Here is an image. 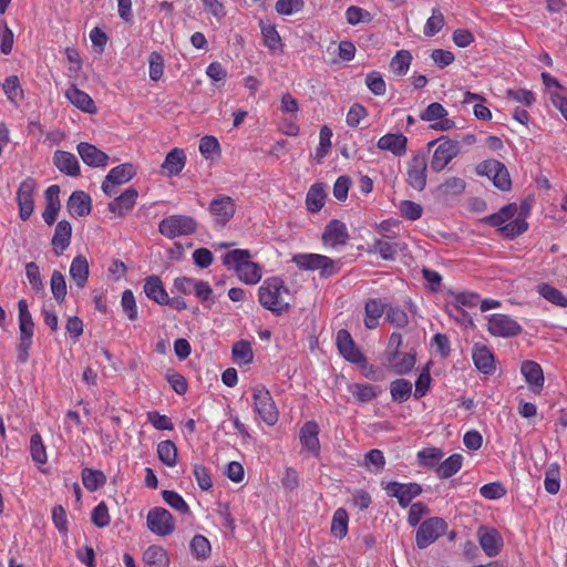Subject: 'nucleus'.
I'll return each instance as SVG.
<instances>
[{
  "mask_svg": "<svg viewBox=\"0 0 567 567\" xmlns=\"http://www.w3.org/2000/svg\"><path fill=\"white\" fill-rule=\"evenodd\" d=\"M146 525L153 534L161 537L168 536L175 530V519L164 507L150 509L146 517Z\"/></svg>",
  "mask_w": 567,
  "mask_h": 567,
  "instance_id": "obj_8",
  "label": "nucleus"
},
{
  "mask_svg": "<svg viewBox=\"0 0 567 567\" xmlns=\"http://www.w3.org/2000/svg\"><path fill=\"white\" fill-rule=\"evenodd\" d=\"M348 391L360 403H368L379 394L378 388L370 383H351Z\"/></svg>",
  "mask_w": 567,
  "mask_h": 567,
  "instance_id": "obj_38",
  "label": "nucleus"
},
{
  "mask_svg": "<svg viewBox=\"0 0 567 567\" xmlns=\"http://www.w3.org/2000/svg\"><path fill=\"white\" fill-rule=\"evenodd\" d=\"M477 540L487 557H495L503 547V538L497 529L488 526H481L477 529Z\"/></svg>",
  "mask_w": 567,
  "mask_h": 567,
  "instance_id": "obj_17",
  "label": "nucleus"
},
{
  "mask_svg": "<svg viewBox=\"0 0 567 567\" xmlns=\"http://www.w3.org/2000/svg\"><path fill=\"white\" fill-rule=\"evenodd\" d=\"M402 217L408 220H416L421 218L423 208L420 204L412 200H403L399 206Z\"/></svg>",
  "mask_w": 567,
  "mask_h": 567,
  "instance_id": "obj_63",
  "label": "nucleus"
},
{
  "mask_svg": "<svg viewBox=\"0 0 567 567\" xmlns=\"http://www.w3.org/2000/svg\"><path fill=\"white\" fill-rule=\"evenodd\" d=\"M503 165L504 164L501 163L499 161L486 159V161L481 162L476 166V173L480 176H486L494 183V179L496 177L495 173H497L499 171V168H502Z\"/></svg>",
  "mask_w": 567,
  "mask_h": 567,
  "instance_id": "obj_61",
  "label": "nucleus"
},
{
  "mask_svg": "<svg viewBox=\"0 0 567 567\" xmlns=\"http://www.w3.org/2000/svg\"><path fill=\"white\" fill-rule=\"evenodd\" d=\"M292 262L301 270H320L321 276L329 277L334 272L333 260L320 254H296L292 256Z\"/></svg>",
  "mask_w": 567,
  "mask_h": 567,
  "instance_id": "obj_7",
  "label": "nucleus"
},
{
  "mask_svg": "<svg viewBox=\"0 0 567 567\" xmlns=\"http://www.w3.org/2000/svg\"><path fill=\"white\" fill-rule=\"evenodd\" d=\"M326 192L322 184L312 185L306 197L307 209L311 213H318L324 205Z\"/></svg>",
  "mask_w": 567,
  "mask_h": 567,
  "instance_id": "obj_40",
  "label": "nucleus"
},
{
  "mask_svg": "<svg viewBox=\"0 0 567 567\" xmlns=\"http://www.w3.org/2000/svg\"><path fill=\"white\" fill-rule=\"evenodd\" d=\"M386 305L380 299H369L364 305V326L368 329H375L379 319L385 312Z\"/></svg>",
  "mask_w": 567,
  "mask_h": 567,
  "instance_id": "obj_33",
  "label": "nucleus"
},
{
  "mask_svg": "<svg viewBox=\"0 0 567 567\" xmlns=\"http://www.w3.org/2000/svg\"><path fill=\"white\" fill-rule=\"evenodd\" d=\"M390 497H395L401 507L411 505L413 498L422 494L423 489L419 483L388 482L383 486Z\"/></svg>",
  "mask_w": 567,
  "mask_h": 567,
  "instance_id": "obj_10",
  "label": "nucleus"
},
{
  "mask_svg": "<svg viewBox=\"0 0 567 567\" xmlns=\"http://www.w3.org/2000/svg\"><path fill=\"white\" fill-rule=\"evenodd\" d=\"M447 116L446 109L437 102H433L420 114V118L424 122H433Z\"/></svg>",
  "mask_w": 567,
  "mask_h": 567,
  "instance_id": "obj_60",
  "label": "nucleus"
},
{
  "mask_svg": "<svg viewBox=\"0 0 567 567\" xmlns=\"http://www.w3.org/2000/svg\"><path fill=\"white\" fill-rule=\"evenodd\" d=\"M91 522L99 528H104L110 525L111 517L109 508L104 502L99 503L91 513Z\"/></svg>",
  "mask_w": 567,
  "mask_h": 567,
  "instance_id": "obj_57",
  "label": "nucleus"
},
{
  "mask_svg": "<svg viewBox=\"0 0 567 567\" xmlns=\"http://www.w3.org/2000/svg\"><path fill=\"white\" fill-rule=\"evenodd\" d=\"M544 486L547 493L555 495L559 492L560 488V472L559 465L557 463H551L546 472Z\"/></svg>",
  "mask_w": 567,
  "mask_h": 567,
  "instance_id": "obj_46",
  "label": "nucleus"
},
{
  "mask_svg": "<svg viewBox=\"0 0 567 567\" xmlns=\"http://www.w3.org/2000/svg\"><path fill=\"white\" fill-rule=\"evenodd\" d=\"M82 483L90 492H95L106 483V476L102 471L85 467L82 471Z\"/></svg>",
  "mask_w": 567,
  "mask_h": 567,
  "instance_id": "obj_42",
  "label": "nucleus"
},
{
  "mask_svg": "<svg viewBox=\"0 0 567 567\" xmlns=\"http://www.w3.org/2000/svg\"><path fill=\"white\" fill-rule=\"evenodd\" d=\"M164 502L181 514H189L190 509L185 499L175 491L164 489L162 492Z\"/></svg>",
  "mask_w": 567,
  "mask_h": 567,
  "instance_id": "obj_51",
  "label": "nucleus"
},
{
  "mask_svg": "<svg viewBox=\"0 0 567 567\" xmlns=\"http://www.w3.org/2000/svg\"><path fill=\"white\" fill-rule=\"evenodd\" d=\"M520 371L530 390L535 393H540L544 386V374L540 365L535 361H524Z\"/></svg>",
  "mask_w": 567,
  "mask_h": 567,
  "instance_id": "obj_28",
  "label": "nucleus"
},
{
  "mask_svg": "<svg viewBox=\"0 0 567 567\" xmlns=\"http://www.w3.org/2000/svg\"><path fill=\"white\" fill-rule=\"evenodd\" d=\"M348 520L346 509L338 508L332 517L331 533L338 538H343L348 533Z\"/></svg>",
  "mask_w": 567,
  "mask_h": 567,
  "instance_id": "obj_52",
  "label": "nucleus"
},
{
  "mask_svg": "<svg viewBox=\"0 0 567 567\" xmlns=\"http://www.w3.org/2000/svg\"><path fill=\"white\" fill-rule=\"evenodd\" d=\"M473 362L478 371L484 374H492L495 371L494 355L484 344L476 343L472 351Z\"/></svg>",
  "mask_w": 567,
  "mask_h": 567,
  "instance_id": "obj_26",
  "label": "nucleus"
},
{
  "mask_svg": "<svg viewBox=\"0 0 567 567\" xmlns=\"http://www.w3.org/2000/svg\"><path fill=\"white\" fill-rule=\"evenodd\" d=\"M442 457L443 452L437 447H427L417 452L419 462L425 467H437Z\"/></svg>",
  "mask_w": 567,
  "mask_h": 567,
  "instance_id": "obj_53",
  "label": "nucleus"
},
{
  "mask_svg": "<svg viewBox=\"0 0 567 567\" xmlns=\"http://www.w3.org/2000/svg\"><path fill=\"white\" fill-rule=\"evenodd\" d=\"M365 84L369 90L375 95H383L386 91V85L379 72H370L365 76Z\"/></svg>",
  "mask_w": 567,
  "mask_h": 567,
  "instance_id": "obj_64",
  "label": "nucleus"
},
{
  "mask_svg": "<svg viewBox=\"0 0 567 567\" xmlns=\"http://www.w3.org/2000/svg\"><path fill=\"white\" fill-rule=\"evenodd\" d=\"M30 454L32 461L39 465H43L48 461L47 450L40 433H34L30 439Z\"/></svg>",
  "mask_w": 567,
  "mask_h": 567,
  "instance_id": "obj_47",
  "label": "nucleus"
},
{
  "mask_svg": "<svg viewBox=\"0 0 567 567\" xmlns=\"http://www.w3.org/2000/svg\"><path fill=\"white\" fill-rule=\"evenodd\" d=\"M255 412L268 425L277 423L279 412L270 392L264 385H256L251 389Z\"/></svg>",
  "mask_w": 567,
  "mask_h": 567,
  "instance_id": "obj_5",
  "label": "nucleus"
},
{
  "mask_svg": "<svg viewBox=\"0 0 567 567\" xmlns=\"http://www.w3.org/2000/svg\"><path fill=\"white\" fill-rule=\"evenodd\" d=\"M377 146L381 151H388L391 152L394 156L401 157L406 153L408 138L401 133H388L378 140Z\"/></svg>",
  "mask_w": 567,
  "mask_h": 567,
  "instance_id": "obj_20",
  "label": "nucleus"
},
{
  "mask_svg": "<svg viewBox=\"0 0 567 567\" xmlns=\"http://www.w3.org/2000/svg\"><path fill=\"white\" fill-rule=\"evenodd\" d=\"M157 456L159 461L168 467H174L178 461L177 447L171 440L162 441L157 444Z\"/></svg>",
  "mask_w": 567,
  "mask_h": 567,
  "instance_id": "obj_39",
  "label": "nucleus"
},
{
  "mask_svg": "<svg viewBox=\"0 0 567 567\" xmlns=\"http://www.w3.org/2000/svg\"><path fill=\"white\" fill-rule=\"evenodd\" d=\"M390 393L394 402L402 403L410 398L412 384L405 379H396L390 384Z\"/></svg>",
  "mask_w": 567,
  "mask_h": 567,
  "instance_id": "obj_43",
  "label": "nucleus"
},
{
  "mask_svg": "<svg viewBox=\"0 0 567 567\" xmlns=\"http://www.w3.org/2000/svg\"><path fill=\"white\" fill-rule=\"evenodd\" d=\"M135 174L136 169L131 163H124L113 167L102 183V190L105 195L112 196L116 186L130 182Z\"/></svg>",
  "mask_w": 567,
  "mask_h": 567,
  "instance_id": "obj_15",
  "label": "nucleus"
},
{
  "mask_svg": "<svg viewBox=\"0 0 567 567\" xmlns=\"http://www.w3.org/2000/svg\"><path fill=\"white\" fill-rule=\"evenodd\" d=\"M412 55L406 50H400L391 60V68L398 75H404L411 65Z\"/></svg>",
  "mask_w": 567,
  "mask_h": 567,
  "instance_id": "obj_54",
  "label": "nucleus"
},
{
  "mask_svg": "<svg viewBox=\"0 0 567 567\" xmlns=\"http://www.w3.org/2000/svg\"><path fill=\"white\" fill-rule=\"evenodd\" d=\"M251 252L248 249H231L221 256L223 265L236 274L245 285L254 286L262 278V267L251 261Z\"/></svg>",
  "mask_w": 567,
  "mask_h": 567,
  "instance_id": "obj_2",
  "label": "nucleus"
},
{
  "mask_svg": "<svg viewBox=\"0 0 567 567\" xmlns=\"http://www.w3.org/2000/svg\"><path fill=\"white\" fill-rule=\"evenodd\" d=\"M290 292L279 277L267 278L258 289V301L267 310L281 315L290 308Z\"/></svg>",
  "mask_w": 567,
  "mask_h": 567,
  "instance_id": "obj_3",
  "label": "nucleus"
},
{
  "mask_svg": "<svg viewBox=\"0 0 567 567\" xmlns=\"http://www.w3.org/2000/svg\"><path fill=\"white\" fill-rule=\"evenodd\" d=\"M336 344L339 353L343 357L344 360L359 364L363 368L367 365L365 357L357 347L348 330L341 329L338 331L336 337Z\"/></svg>",
  "mask_w": 567,
  "mask_h": 567,
  "instance_id": "obj_11",
  "label": "nucleus"
},
{
  "mask_svg": "<svg viewBox=\"0 0 567 567\" xmlns=\"http://www.w3.org/2000/svg\"><path fill=\"white\" fill-rule=\"evenodd\" d=\"M121 306L128 320L135 321L138 318L137 305L132 290L126 289L123 291Z\"/></svg>",
  "mask_w": 567,
  "mask_h": 567,
  "instance_id": "obj_55",
  "label": "nucleus"
},
{
  "mask_svg": "<svg viewBox=\"0 0 567 567\" xmlns=\"http://www.w3.org/2000/svg\"><path fill=\"white\" fill-rule=\"evenodd\" d=\"M235 212L234 200L226 195L215 197L209 204V213L219 226H225L233 218Z\"/></svg>",
  "mask_w": 567,
  "mask_h": 567,
  "instance_id": "obj_16",
  "label": "nucleus"
},
{
  "mask_svg": "<svg viewBox=\"0 0 567 567\" xmlns=\"http://www.w3.org/2000/svg\"><path fill=\"white\" fill-rule=\"evenodd\" d=\"M528 214L527 204L518 206L516 203H511L503 206L497 213L486 216L484 220L486 224L497 227L503 237L514 239L527 230Z\"/></svg>",
  "mask_w": 567,
  "mask_h": 567,
  "instance_id": "obj_1",
  "label": "nucleus"
},
{
  "mask_svg": "<svg viewBox=\"0 0 567 567\" xmlns=\"http://www.w3.org/2000/svg\"><path fill=\"white\" fill-rule=\"evenodd\" d=\"M231 353L234 361L239 365L249 364L250 362H252V349L250 343L246 340H240L236 342L233 346Z\"/></svg>",
  "mask_w": 567,
  "mask_h": 567,
  "instance_id": "obj_44",
  "label": "nucleus"
},
{
  "mask_svg": "<svg viewBox=\"0 0 567 567\" xmlns=\"http://www.w3.org/2000/svg\"><path fill=\"white\" fill-rule=\"evenodd\" d=\"M143 561L147 567H169L167 551L158 545H151L145 549Z\"/></svg>",
  "mask_w": 567,
  "mask_h": 567,
  "instance_id": "obj_34",
  "label": "nucleus"
},
{
  "mask_svg": "<svg viewBox=\"0 0 567 567\" xmlns=\"http://www.w3.org/2000/svg\"><path fill=\"white\" fill-rule=\"evenodd\" d=\"M69 274L75 286L79 289H83L90 276V266L86 257L83 255L75 256L71 261Z\"/></svg>",
  "mask_w": 567,
  "mask_h": 567,
  "instance_id": "obj_27",
  "label": "nucleus"
},
{
  "mask_svg": "<svg viewBox=\"0 0 567 567\" xmlns=\"http://www.w3.org/2000/svg\"><path fill=\"white\" fill-rule=\"evenodd\" d=\"M137 196V190L133 187H130L109 204V210L114 215L122 217L132 210L136 203Z\"/></svg>",
  "mask_w": 567,
  "mask_h": 567,
  "instance_id": "obj_22",
  "label": "nucleus"
},
{
  "mask_svg": "<svg viewBox=\"0 0 567 567\" xmlns=\"http://www.w3.org/2000/svg\"><path fill=\"white\" fill-rule=\"evenodd\" d=\"M76 151L83 163L90 167H105L107 165L109 155L93 144L82 142L76 146Z\"/></svg>",
  "mask_w": 567,
  "mask_h": 567,
  "instance_id": "obj_19",
  "label": "nucleus"
},
{
  "mask_svg": "<svg viewBox=\"0 0 567 567\" xmlns=\"http://www.w3.org/2000/svg\"><path fill=\"white\" fill-rule=\"evenodd\" d=\"M66 208L72 216H87L92 210L91 197L83 190H75L69 197Z\"/></svg>",
  "mask_w": 567,
  "mask_h": 567,
  "instance_id": "obj_24",
  "label": "nucleus"
},
{
  "mask_svg": "<svg viewBox=\"0 0 567 567\" xmlns=\"http://www.w3.org/2000/svg\"><path fill=\"white\" fill-rule=\"evenodd\" d=\"M50 287L54 299L63 302L66 296V282L62 272L54 270L51 275Z\"/></svg>",
  "mask_w": 567,
  "mask_h": 567,
  "instance_id": "obj_48",
  "label": "nucleus"
},
{
  "mask_svg": "<svg viewBox=\"0 0 567 567\" xmlns=\"http://www.w3.org/2000/svg\"><path fill=\"white\" fill-rule=\"evenodd\" d=\"M68 101L82 112L94 114L97 109L92 97L72 84L64 93Z\"/></svg>",
  "mask_w": 567,
  "mask_h": 567,
  "instance_id": "obj_23",
  "label": "nucleus"
},
{
  "mask_svg": "<svg viewBox=\"0 0 567 567\" xmlns=\"http://www.w3.org/2000/svg\"><path fill=\"white\" fill-rule=\"evenodd\" d=\"M260 31L262 34L264 43L270 51H281L282 42L281 38L276 29V25L260 20Z\"/></svg>",
  "mask_w": 567,
  "mask_h": 567,
  "instance_id": "obj_37",
  "label": "nucleus"
},
{
  "mask_svg": "<svg viewBox=\"0 0 567 567\" xmlns=\"http://www.w3.org/2000/svg\"><path fill=\"white\" fill-rule=\"evenodd\" d=\"M197 230L196 220L186 215H172L164 218L158 225V231L166 238L173 239L188 236Z\"/></svg>",
  "mask_w": 567,
  "mask_h": 567,
  "instance_id": "obj_4",
  "label": "nucleus"
},
{
  "mask_svg": "<svg viewBox=\"0 0 567 567\" xmlns=\"http://www.w3.org/2000/svg\"><path fill=\"white\" fill-rule=\"evenodd\" d=\"M319 426L315 421L306 422L300 429L299 439L301 445L312 455L318 456L320 453Z\"/></svg>",
  "mask_w": 567,
  "mask_h": 567,
  "instance_id": "obj_21",
  "label": "nucleus"
},
{
  "mask_svg": "<svg viewBox=\"0 0 567 567\" xmlns=\"http://www.w3.org/2000/svg\"><path fill=\"white\" fill-rule=\"evenodd\" d=\"M538 292L539 295L545 298L547 301L559 306V307H566L567 306V298L556 289L555 287L548 285V284H542L538 286Z\"/></svg>",
  "mask_w": 567,
  "mask_h": 567,
  "instance_id": "obj_49",
  "label": "nucleus"
},
{
  "mask_svg": "<svg viewBox=\"0 0 567 567\" xmlns=\"http://www.w3.org/2000/svg\"><path fill=\"white\" fill-rule=\"evenodd\" d=\"M53 163L60 172L69 176L74 177L80 175L79 161L70 152L56 151L53 156Z\"/></svg>",
  "mask_w": 567,
  "mask_h": 567,
  "instance_id": "obj_30",
  "label": "nucleus"
},
{
  "mask_svg": "<svg viewBox=\"0 0 567 567\" xmlns=\"http://www.w3.org/2000/svg\"><path fill=\"white\" fill-rule=\"evenodd\" d=\"M427 162L424 154H414L406 168V183L415 190H423L426 186Z\"/></svg>",
  "mask_w": 567,
  "mask_h": 567,
  "instance_id": "obj_12",
  "label": "nucleus"
},
{
  "mask_svg": "<svg viewBox=\"0 0 567 567\" xmlns=\"http://www.w3.org/2000/svg\"><path fill=\"white\" fill-rule=\"evenodd\" d=\"M37 183L33 178L23 179L17 190V202L19 206V217L24 221L30 218L34 210V192Z\"/></svg>",
  "mask_w": 567,
  "mask_h": 567,
  "instance_id": "obj_14",
  "label": "nucleus"
},
{
  "mask_svg": "<svg viewBox=\"0 0 567 567\" xmlns=\"http://www.w3.org/2000/svg\"><path fill=\"white\" fill-rule=\"evenodd\" d=\"M447 529V523L441 517H431L422 522L416 530L415 544L425 549L435 543Z\"/></svg>",
  "mask_w": 567,
  "mask_h": 567,
  "instance_id": "obj_6",
  "label": "nucleus"
},
{
  "mask_svg": "<svg viewBox=\"0 0 567 567\" xmlns=\"http://www.w3.org/2000/svg\"><path fill=\"white\" fill-rule=\"evenodd\" d=\"M349 240V233L344 223L339 219L330 220L323 233L322 243L324 246L336 248L338 246H344Z\"/></svg>",
  "mask_w": 567,
  "mask_h": 567,
  "instance_id": "obj_18",
  "label": "nucleus"
},
{
  "mask_svg": "<svg viewBox=\"0 0 567 567\" xmlns=\"http://www.w3.org/2000/svg\"><path fill=\"white\" fill-rule=\"evenodd\" d=\"M186 164V155L182 148L175 147L167 153L161 169L167 177L177 176Z\"/></svg>",
  "mask_w": 567,
  "mask_h": 567,
  "instance_id": "obj_25",
  "label": "nucleus"
},
{
  "mask_svg": "<svg viewBox=\"0 0 567 567\" xmlns=\"http://www.w3.org/2000/svg\"><path fill=\"white\" fill-rule=\"evenodd\" d=\"M487 330L494 337L511 338L518 336L522 327L508 315L494 313L488 317Z\"/></svg>",
  "mask_w": 567,
  "mask_h": 567,
  "instance_id": "obj_9",
  "label": "nucleus"
},
{
  "mask_svg": "<svg viewBox=\"0 0 567 567\" xmlns=\"http://www.w3.org/2000/svg\"><path fill=\"white\" fill-rule=\"evenodd\" d=\"M199 152L205 158H212L213 155L220 152V146L216 137L206 135L199 141Z\"/></svg>",
  "mask_w": 567,
  "mask_h": 567,
  "instance_id": "obj_62",
  "label": "nucleus"
},
{
  "mask_svg": "<svg viewBox=\"0 0 567 567\" xmlns=\"http://www.w3.org/2000/svg\"><path fill=\"white\" fill-rule=\"evenodd\" d=\"M406 249V244L389 243L383 239H375L369 248V254H378L383 260H394L398 251Z\"/></svg>",
  "mask_w": 567,
  "mask_h": 567,
  "instance_id": "obj_32",
  "label": "nucleus"
},
{
  "mask_svg": "<svg viewBox=\"0 0 567 567\" xmlns=\"http://www.w3.org/2000/svg\"><path fill=\"white\" fill-rule=\"evenodd\" d=\"M463 464L461 454H452L436 467V475L440 478H449L456 474Z\"/></svg>",
  "mask_w": 567,
  "mask_h": 567,
  "instance_id": "obj_41",
  "label": "nucleus"
},
{
  "mask_svg": "<svg viewBox=\"0 0 567 567\" xmlns=\"http://www.w3.org/2000/svg\"><path fill=\"white\" fill-rule=\"evenodd\" d=\"M444 23L443 13L439 9H433L432 16L426 20L423 32L426 37H433L443 29Z\"/></svg>",
  "mask_w": 567,
  "mask_h": 567,
  "instance_id": "obj_56",
  "label": "nucleus"
},
{
  "mask_svg": "<svg viewBox=\"0 0 567 567\" xmlns=\"http://www.w3.org/2000/svg\"><path fill=\"white\" fill-rule=\"evenodd\" d=\"M144 293L146 297L158 305H164L167 302L168 293L165 290V287L157 276H150L145 279L143 286Z\"/></svg>",
  "mask_w": 567,
  "mask_h": 567,
  "instance_id": "obj_31",
  "label": "nucleus"
},
{
  "mask_svg": "<svg viewBox=\"0 0 567 567\" xmlns=\"http://www.w3.org/2000/svg\"><path fill=\"white\" fill-rule=\"evenodd\" d=\"M193 556L198 560H205L210 556L212 546L203 535H195L189 544Z\"/></svg>",
  "mask_w": 567,
  "mask_h": 567,
  "instance_id": "obj_45",
  "label": "nucleus"
},
{
  "mask_svg": "<svg viewBox=\"0 0 567 567\" xmlns=\"http://www.w3.org/2000/svg\"><path fill=\"white\" fill-rule=\"evenodd\" d=\"M461 102L463 104H474L473 112L476 118L481 121H489L492 118V112L485 105V99L482 95L466 91L463 93Z\"/></svg>",
  "mask_w": 567,
  "mask_h": 567,
  "instance_id": "obj_35",
  "label": "nucleus"
},
{
  "mask_svg": "<svg viewBox=\"0 0 567 567\" xmlns=\"http://www.w3.org/2000/svg\"><path fill=\"white\" fill-rule=\"evenodd\" d=\"M25 276L29 280L31 288L35 292H40L43 290L44 287H43L42 277L40 274L39 266L35 262L30 261L25 265Z\"/></svg>",
  "mask_w": 567,
  "mask_h": 567,
  "instance_id": "obj_59",
  "label": "nucleus"
},
{
  "mask_svg": "<svg viewBox=\"0 0 567 567\" xmlns=\"http://www.w3.org/2000/svg\"><path fill=\"white\" fill-rule=\"evenodd\" d=\"M390 367L396 374H406L415 365V357L412 353L391 352L388 358Z\"/></svg>",
  "mask_w": 567,
  "mask_h": 567,
  "instance_id": "obj_36",
  "label": "nucleus"
},
{
  "mask_svg": "<svg viewBox=\"0 0 567 567\" xmlns=\"http://www.w3.org/2000/svg\"><path fill=\"white\" fill-rule=\"evenodd\" d=\"M460 153V144L452 140H439V145L434 150L431 159V169L434 172H442L449 163L455 158Z\"/></svg>",
  "mask_w": 567,
  "mask_h": 567,
  "instance_id": "obj_13",
  "label": "nucleus"
},
{
  "mask_svg": "<svg viewBox=\"0 0 567 567\" xmlns=\"http://www.w3.org/2000/svg\"><path fill=\"white\" fill-rule=\"evenodd\" d=\"M465 181L460 177H450L442 183L437 190L443 195H460L465 189Z\"/></svg>",
  "mask_w": 567,
  "mask_h": 567,
  "instance_id": "obj_58",
  "label": "nucleus"
},
{
  "mask_svg": "<svg viewBox=\"0 0 567 567\" xmlns=\"http://www.w3.org/2000/svg\"><path fill=\"white\" fill-rule=\"evenodd\" d=\"M72 237V226L68 220H60L54 229L51 244L55 255H61L70 246Z\"/></svg>",
  "mask_w": 567,
  "mask_h": 567,
  "instance_id": "obj_29",
  "label": "nucleus"
},
{
  "mask_svg": "<svg viewBox=\"0 0 567 567\" xmlns=\"http://www.w3.org/2000/svg\"><path fill=\"white\" fill-rule=\"evenodd\" d=\"M2 89L8 100L14 104L22 99V90L17 75L8 76L2 83Z\"/></svg>",
  "mask_w": 567,
  "mask_h": 567,
  "instance_id": "obj_50",
  "label": "nucleus"
}]
</instances>
